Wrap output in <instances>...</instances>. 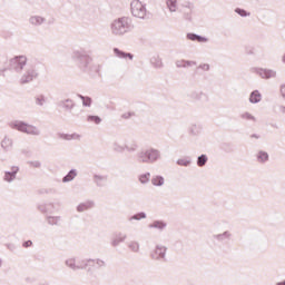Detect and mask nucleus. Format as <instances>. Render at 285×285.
Listing matches in <instances>:
<instances>
[{"instance_id": "1", "label": "nucleus", "mask_w": 285, "mask_h": 285, "mask_svg": "<svg viewBox=\"0 0 285 285\" xmlns=\"http://www.w3.org/2000/svg\"><path fill=\"white\" fill-rule=\"evenodd\" d=\"M72 59L75 63H77L78 68L82 70V72H90L94 70L96 75H99L101 66L95 65L90 67V63H92V57H90V53H88V51L83 49L76 50L72 53Z\"/></svg>"}, {"instance_id": "2", "label": "nucleus", "mask_w": 285, "mask_h": 285, "mask_svg": "<svg viewBox=\"0 0 285 285\" xmlns=\"http://www.w3.org/2000/svg\"><path fill=\"white\" fill-rule=\"evenodd\" d=\"M134 29L135 24L128 17L117 18L110 24L111 35H114V37H124L128 35V32H132Z\"/></svg>"}, {"instance_id": "3", "label": "nucleus", "mask_w": 285, "mask_h": 285, "mask_svg": "<svg viewBox=\"0 0 285 285\" xmlns=\"http://www.w3.org/2000/svg\"><path fill=\"white\" fill-rule=\"evenodd\" d=\"M139 164H157L161 159L159 149L149 148L137 154Z\"/></svg>"}, {"instance_id": "4", "label": "nucleus", "mask_w": 285, "mask_h": 285, "mask_svg": "<svg viewBox=\"0 0 285 285\" xmlns=\"http://www.w3.org/2000/svg\"><path fill=\"white\" fill-rule=\"evenodd\" d=\"M10 128H12L13 130H18L19 132H24V135H33L36 137H39V135H41L39 128L21 120L10 122Z\"/></svg>"}, {"instance_id": "5", "label": "nucleus", "mask_w": 285, "mask_h": 285, "mask_svg": "<svg viewBox=\"0 0 285 285\" xmlns=\"http://www.w3.org/2000/svg\"><path fill=\"white\" fill-rule=\"evenodd\" d=\"M130 8L132 17H136L137 19H146L148 11L146 10V4H144L141 1L132 0Z\"/></svg>"}, {"instance_id": "6", "label": "nucleus", "mask_w": 285, "mask_h": 285, "mask_svg": "<svg viewBox=\"0 0 285 285\" xmlns=\"http://www.w3.org/2000/svg\"><path fill=\"white\" fill-rule=\"evenodd\" d=\"M28 63V58L26 56H16L9 60L8 68L9 70H14L16 72H21Z\"/></svg>"}, {"instance_id": "7", "label": "nucleus", "mask_w": 285, "mask_h": 285, "mask_svg": "<svg viewBox=\"0 0 285 285\" xmlns=\"http://www.w3.org/2000/svg\"><path fill=\"white\" fill-rule=\"evenodd\" d=\"M167 252L168 247L164 245H156L155 249L150 253V257L156 262H168V259L166 258Z\"/></svg>"}, {"instance_id": "8", "label": "nucleus", "mask_w": 285, "mask_h": 285, "mask_svg": "<svg viewBox=\"0 0 285 285\" xmlns=\"http://www.w3.org/2000/svg\"><path fill=\"white\" fill-rule=\"evenodd\" d=\"M250 72H254V75H258L261 79H275V77H277V71L273 69L253 67L250 69Z\"/></svg>"}, {"instance_id": "9", "label": "nucleus", "mask_w": 285, "mask_h": 285, "mask_svg": "<svg viewBox=\"0 0 285 285\" xmlns=\"http://www.w3.org/2000/svg\"><path fill=\"white\" fill-rule=\"evenodd\" d=\"M193 10H195V4L191 2H185L178 9V11L183 13L185 21H193Z\"/></svg>"}, {"instance_id": "10", "label": "nucleus", "mask_w": 285, "mask_h": 285, "mask_svg": "<svg viewBox=\"0 0 285 285\" xmlns=\"http://www.w3.org/2000/svg\"><path fill=\"white\" fill-rule=\"evenodd\" d=\"M39 77V73L35 69H28L21 77L20 83L23 86L26 83H30V81H35Z\"/></svg>"}, {"instance_id": "11", "label": "nucleus", "mask_w": 285, "mask_h": 285, "mask_svg": "<svg viewBox=\"0 0 285 285\" xmlns=\"http://www.w3.org/2000/svg\"><path fill=\"white\" fill-rule=\"evenodd\" d=\"M92 181L97 188H106L108 186V175L94 174Z\"/></svg>"}, {"instance_id": "12", "label": "nucleus", "mask_w": 285, "mask_h": 285, "mask_svg": "<svg viewBox=\"0 0 285 285\" xmlns=\"http://www.w3.org/2000/svg\"><path fill=\"white\" fill-rule=\"evenodd\" d=\"M233 237V234L228 230H225L222 234H214L212 236V239L215 242H218V244H226V242H230V238Z\"/></svg>"}, {"instance_id": "13", "label": "nucleus", "mask_w": 285, "mask_h": 285, "mask_svg": "<svg viewBox=\"0 0 285 285\" xmlns=\"http://www.w3.org/2000/svg\"><path fill=\"white\" fill-rule=\"evenodd\" d=\"M19 173L18 166H12L11 171H4L3 181L12 184L17 179V174Z\"/></svg>"}, {"instance_id": "14", "label": "nucleus", "mask_w": 285, "mask_h": 285, "mask_svg": "<svg viewBox=\"0 0 285 285\" xmlns=\"http://www.w3.org/2000/svg\"><path fill=\"white\" fill-rule=\"evenodd\" d=\"M126 239H128V235L118 232L116 234H114V237L111 239V246L114 248H117V246H119V244H124V242H126Z\"/></svg>"}, {"instance_id": "15", "label": "nucleus", "mask_w": 285, "mask_h": 285, "mask_svg": "<svg viewBox=\"0 0 285 285\" xmlns=\"http://www.w3.org/2000/svg\"><path fill=\"white\" fill-rule=\"evenodd\" d=\"M92 208H95V200L88 199L86 202L78 204L76 210L77 213H86V210H92Z\"/></svg>"}, {"instance_id": "16", "label": "nucleus", "mask_w": 285, "mask_h": 285, "mask_svg": "<svg viewBox=\"0 0 285 285\" xmlns=\"http://www.w3.org/2000/svg\"><path fill=\"white\" fill-rule=\"evenodd\" d=\"M189 99L195 101H208V96L200 90H193L188 94Z\"/></svg>"}, {"instance_id": "17", "label": "nucleus", "mask_w": 285, "mask_h": 285, "mask_svg": "<svg viewBox=\"0 0 285 285\" xmlns=\"http://www.w3.org/2000/svg\"><path fill=\"white\" fill-rule=\"evenodd\" d=\"M167 226H168V223H166V220L156 219L148 225V228H155L156 230H159L161 233L166 230Z\"/></svg>"}, {"instance_id": "18", "label": "nucleus", "mask_w": 285, "mask_h": 285, "mask_svg": "<svg viewBox=\"0 0 285 285\" xmlns=\"http://www.w3.org/2000/svg\"><path fill=\"white\" fill-rule=\"evenodd\" d=\"M114 55L118 57V59H129V61H132L135 59V55L131 52H126L119 48H114Z\"/></svg>"}, {"instance_id": "19", "label": "nucleus", "mask_w": 285, "mask_h": 285, "mask_svg": "<svg viewBox=\"0 0 285 285\" xmlns=\"http://www.w3.org/2000/svg\"><path fill=\"white\" fill-rule=\"evenodd\" d=\"M269 160L271 155H268V151L258 150L256 154V161H258V164H268Z\"/></svg>"}, {"instance_id": "20", "label": "nucleus", "mask_w": 285, "mask_h": 285, "mask_svg": "<svg viewBox=\"0 0 285 285\" xmlns=\"http://www.w3.org/2000/svg\"><path fill=\"white\" fill-rule=\"evenodd\" d=\"M58 139H63L65 141H72V139H81V135L73 132V134H57Z\"/></svg>"}, {"instance_id": "21", "label": "nucleus", "mask_w": 285, "mask_h": 285, "mask_svg": "<svg viewBox=\"0 0 285 285\" xmlns=\"http://www.w3.org/2000/svg\"><path fill=\"white\" fill-rule=\"evenodd\" d=\"M77 266H78V271L87 269V273H92V266H95V265L90 264V262H88V258H86V259L78 262Z\"/></svg>"}, {"instance_id": "22", "label": "nucleus", "mask_w": 285, "mask_h": 285, "mask_svg": "<svg viewBox=\"0 0 285 285\" xmlns=\"http://www.w3.org/2000/svg\"><path fill=\"white\" fill-rule=\"evenodd\" d=\"M45 22H46V18L41 16H31L29 18V23L31 26H35L36 28H39V26H43Z\"/></svg>"}, {"instance_id": "23", "label": "nucleus", "mask_w": 285, "mask_h": 285, "mask_svg": "<svg viewBox=\"0 0 285 285\" xmlns=\"http://www.w3.org/2000/svg\"><path fill=\"white\" fill-rule=\"evenodd\" d=\"M220 150H223L227 155H230V154L235 153V150H237V148L235 147V145L233 142H222Z\"/></svg>"}, {"instance_id": "24", "label": "nucleus", "mask_w": 285, "mask_h": 285, "mask_svg": "<svg viewBox=\"0 0 285 285\" xmlns=\"http://www.w3.org/2000/svg\"><path fill=\"white\" fill-rule=\"evenodd\" d=\"M151 184L154 186H156L157 188H161V186H164V184H166V178H164V176H161V175H154L151 177Z\"/></svg>"}, {"instance_id": "25", "label": "nucleus", "mask_w": 285, "mask_h": 285, "mask_svg": "<svg viewBox=\"0 0 285 285\" xmlns=\"http://www.w3.org/2000/svg\"><path fill=\"white\" fill-rule=\"evenodd\" d=\"M202 130H204V127L200 124H194L189 127V135L197 137L202 135Z\"/></svg>"}, {"instance_id": "26", "label": "nucleus", "mask_w": 285, "mask_h": 285, "mask_svg": "<svg viewBox=\"0 0 285 285\" xmlns=\"http://www.w3.org/2000/svg\"><path fill=\"white\" fill-rule=\"evenodd\" d=\"M49 206H51V208H55L53 203L37 204V210H39V213H42V215H46V213H52V210L50 208H48Z\"/></svg>"}, {"instance_id": "27", "label": "nucleus", "mask_w": 285, "mask_h": 285, "mask_svg": "<svg viewBox=\"0 0 285 285\" xmlns=\"http://www.w3.org/2000/svg\"><path fill=\"white\" fill-rule=\"evenodd\" d=\"M1 148L4 153H10V150H12V139L6 136L1 141Z\"/></svg>"}, {"instance_id": "28", "label": "nucleus", "mask_w": 285, "mask_h": 285, "mask_svg": "<svg viewBox=\"0 0 285 285\" xmlns=\"http://www.w3.org/2000/svg\"><path fill=\"white\" fill-rule=\"evenodd\" d=\"M78 173L77 169H70L66 176L62 177V184H68L77 177Z\"/></svg>"}, {"instance_id": "29", "label": "nucleus", "mask_w": 285, "mask_h": 285, "mask_svg": "<svg viewBox=\"0 0 285 285\" xmlns=\"http://www.w3.org/2000/svg\"><path fill=\"white\" fill-rule=\"evenodd\" d=\"M262 101V94L259 90H254L249 95V102L250 104H259Z\"/></svg>"}, {"instance_id": "30", "label": "nucleus", "mask_w": 285, "mask_h": 285, "mask_svg": "<svg viewBox=\"0 0 285 285\" xmlns=\"http://www.w3.org/2000/svg\"><path fill=\"white\" fill-rule=\"evenodd\" d=\"M148 216L146 214V212H138L134 215H131L129 218H128V222H141V219H146Z\"/></svg>"}, {"instance_id": "31", "label": "nucleus", "mask_w": 285, "mask_h": 285, "mask_svg": "<svg viewBox=\"0 0 285 285\" xmlns=\"http://www.w3.org/2000/svg\"><path fill=\"white\" fill-rule=\"evenodd\" d=\"M88 262H90L91 266H95L96 264V268H106V262L101 258H88Z\"/></svg>"}, {"instance_id": "32", "label": "nucleus", "mask_w": 285, "mask_h": 285, "mask_svg": "<svg viewBox=\"0 0 285 285\" xmlns=\"http://www.w3.org/2000/svg\"><path fill=\"white\" fill-rule=\"evenodd\" d=\"M177 166H184L185 168H188L190 164H193V158L190 156H186L185 158H180L176 160Z\"/></svg>"}, {"instance_id": "33", "label": "nucleus", "mask_w": 285, "mask_h": 285, "mask_svg": "<svg viewBox=\"0 0 285 285\" xmlns=\"http://www.w3.org/2000/svg\"><path fill=\"white\" fill-rule=\"evenodd\" d=\"M196 164L198 168H204V166L208 164V156L206 154H202L200 156L197 157Z\"/></svg>"}, {"instance_id": "34", "label": "nucleus", "mask_w": 285, "mask_h": 285, "mask_svg": "<svg viewBox=\"0 0 285 285\" xmlns=\"http://www.w3.org/2000/svg\"><path fill=\"white\" fill-rule=\"evenodd\" d=\"M79 99H81L82 101V106L85 108H90V106H92V98H90L89 96H83L81 94H78Z\"/></svg>"}, {"instance_id": "35", "label": "nucleus", "mask_w": 285, "mask_h": 285, "mask_svg": "<svg viewBox=\"0 0 285 285\" xmlns=\"http://www.w3.org/2000/svg\"><path fill=\"white\" fill-rule=\"evenodd\" d=\"M59 222H61V216H47L49 226H59Z\"/></svg>"}, {"instance_id": "36", "label": "nucleus", "mask_w": 285, "mask_h": 285, "mask_svg": "<svg viewBox=\"0 0 285 285\" xmlns=\"http://www.w3.org/2000/svg\"><path fill=\"white\" fill-rule=\"evenodd\" d=\"M138 180L140 181V184H144V185L149 184L151 181L150 171H147L145 174H140L138 176Z\"/></svg>"}, {"instance_id": "37", "label": "nucleus", "mask_w": 285, "mask_h": 285, "mask_svg": "<svg viewBox=\"0 0 285 285\" xmlns=\"http://www.w3.org/2000/svg\"><path fill=\"white\" fill-rule=\"evenodd\" d=\"M66 266L70 268L71 271H79V267L77 265V259L75 258H69L65 262Z\"/></svg>"}, {"instance_id": "38", "label": "nucleus", "mask_w": 285, "mask_h": 285, "mask_svg": "<svg viewBox=\"0 0 285 285\" xmlns=\"http://www.w3.org/2000/svg\"><path fill=\"white\" fill-rule=\"evenodd\" d=\"M169 12H177V0H166Z\"/></svg>"}, {"instance_id": "39", "label": "nucleus", "mask_w": 285, "mask_h": 285, "mask_svg": "<svg viewBox=\"0 0 285 285\" xmlns=\"http://www.w3.org/2000/svg\"><path fill=\"white\" fill-rule=\"evenodd\" d=\"M150 63H151V66H154V68H163L164 67V62H161V58H159V57H153L150 59Z\"/></svg>"}, {"instance_id": "40", "label": "nucleus", "mask_w": 285, "mask_h": 285, "mask_svg": "<svg viewBox=\"0 0 285 285\" xmlns=\"http://www.w3.org/2000/svg\"><path fill=\"white\" fill-rule=\"evenodd\" d=\"M87 121H89L91 124H96V126H99V124H101V117L95 116V115H89V116H87Z\"/></svg>"}, {"instance_id": "41", "label": "nucleus", "mask_w": 285, "mask_h": 285, "mask_svg": "<svg viewBox=\"0 0 285 285\" xmlns=\"http://www.w3.org/2000/svg\"><path fill=\"white\" fill-rule=\"evenodd\" d=\"M59 106L62 108H72L75 106V101H72V99L61 100Z\"/></svg>"}, {"instance_id": "42", "label": "nucleus", "mask_w": 285, "mask_h": 285, "mask_svg": "<svg viewBox=\"0 0 285 285\" xmlns=\"http://www.w3.org/2000/svg\"><path fill=\"white\" fill-rule=\"evenodd\" d=\"M234 12H236V14H239V17H243V18L250 17V12H248L246 9H243V8H236Z\"/></svg>"}, {"instance_id": "43", "label": "nucleus", "mask_w": 285, "mask_h": 285, "mask_svg": "<svg viewBox=\"0 0 285 285\" xmlns=\"http://www.w3.org/2000/svg\"><path fill=\"white\" fill-rule=\"evenodd\" d=\"M27 164L30 168H41V161L39 160H29Z\"/></svg>"}, {"instance_id": "44", "label": "nucleus", "mask_w": 285, "mask_h": 285, "mask_svg": "<svg viewBox=\"0 0 285 285\" xmlns=\"http://www.w3.org/2000/svg\"><path fill=\"white\" fill-rule=\"evenodd\" d=\"M114 153H124L126 150V147L119 145V142H114Z\"/></svg>"}, {"instance_id": "45", "label": "nucleus", "mask_w": 285, "mask_h": 285, "mask_svg": "<svg viewBox=\"0 0 285 285\" xmlns=\"http://www.w3.org/2000/svg\"><path fill=\"white\" fill-rule=\"evenodd\" d=\"M132 250V253H139V243L137 242H131L128 246Z\"/></svg>"}, {"instance_id": "46", "label": "nucleus", "mask_w": 285, "mask_h": 285, "mask_svg": "<svg viewBox=\"0 0 285 285\" xmlns=\"http://www.w3.org/2000/svg\"><path fill=\"white\" fill-rule=\"evenodd\" d=\"M199 35L195 33V32H188L186 35V39L188 41H197V38H198Z\"/></svg>"}, {"instance_id": "47", "label": "nucleus", "mask_w": 285, "mask_h": 285, "mask_svg": "<svg viewBox=\"0 0 285 285\" xmlns=\"http://www.w3.org/2000/svg\"><path fill=\"white\" fill-rule=\"evenodd\" d=\"M36 104L37 106H43V104H46V96L40 95L36 98Z\"/></svg>"}, {"instance_id": "48", "label": "nucleus", "mask_w": 285, "mask_h": 285, "mask_svg": "<svg viewBox=\"0 0 285 285\" xmlns=\"http://www.w3.org/2000/svg\"><path fill=\"white\" fill-rule=\"evenodd\" d=\"M183 68H190L191 66H197V61L193 60H183Z\"/></svg>"}, {"instance_id": "49", "label": "nucleus", "mask_w": 285, "mask_h": 285, "mask_svg": "<svg viewBox=\"0 0 285 285\" xmlns=\"http://www.w3.org/2000/svg\"><path fill=\"white\" fill-rule=\"evenodd\" d=\"M242 119H246L247 121H255V116L250 115V112H244L242 115Z\"/></svg>"}, {"instance_id": "50", "label": "nucleus", "mask_w": 285, "mask_h": 285, "mask_svg": "<svg viewBox=\"0 0 285 285\" xmlns=\"http://www.w3.org/2000/svg\"><path fill=\"white\" fill-rule=\"evenodd\" d=\"M197 70H204L205 72H208V70H210V65L209 63H200L197 67Z\"/></svg>"}, {"instance_id": "51", "label": "nucleus", "mask_w": 285, "mask_h": 285, "mask_svg": "<svg viewBox=\"0 0 285 285\" xmlns=\"http://www.w3.org/2000/svg\"><path fill=\"white\" fill-rule=\"evenodd\" d=\"M197 43H208V38L206 36L198 35Z\"/></svg>"}, {"instance_id": "52", "label": "nucleus", "mask_w": 285, "mask_h": 285, "mask_svg": "<svg viewBox=\"0 0 285 285\" xmlns=\"http://www.w3.org/2000/svg\"><path fill=\"white\" fill-rule=\"evenodd\" d=\"M131 117H135V111H128L121 115V119H130Z\"/></svg>"}, {"instance_id": "53", "label": "nucleus", "mask_w": 285, "mask_h": 285, "mask_svg": "<svg viewBox=\"0 0 285 285\" xmlns=\"http://www.w3.org/2000/svg\"><path fill=\"white\" fill-rule=\"evenodd\" d=\"M55 193V189L50 188V189H40L39 190V195H50Z\"/></svg>"}, {"instance_id": "54", "label": "nucleus", "mask_w": 285, "mask_h": 285, "mask_svg": "<svg viewBox=\"0 0 285 285\" xmlns=\"http://www.w3.org/2000/svg\"><path fill=\"white\" fill-rule=\"evenodd\" d=\"M22 247L23 248H30V247H32V240H24L23 243H22Z\"/></svg>"}, {"instance_id": "55", "label": "nucleus", "mask_w": 285, "mask_h": 285, "mask_svg": "<svg viewBox=\"0 0 285 285\" xmlns=\"http://www.w3.org/2000/svg\"><path fill=\"white\" fill-rule=\"evenodd\" d=\"M10 70L9 67H3L2 69L0 68V77H6V71Z\"/></svg>"}, {"instance_id": "56", "label": "nucleus", "mask_w": 285, "mask_h": 285, "mask_svg": "<svg viewBox=\"0 0 285 285\" xmlns=\"http://www.w3.org/2000/svg\"><path fill=\"white\" fill-rule=\"evenodd\" d=\"M125 150H127L128 153H135V150H137V148L136 147L125 146Z\"/></svg>"}, {"instance_id": "57", "label": "nucleus", "mask_w": 285, "mask_h": 285, "mask_svg": "<svg viewBox=\"0 0 285 285\" xmlns=\"http://www.w3.org/2000/svg\"><path fill=\"white\" fill-rule=\"evenodd\" d=\"M278 117H282V115H285V108H279L278 111H275Z\"/></svg>"}, {"instance_id": "58", "label": "nucleus", "mask_w": 285, "mask_h": 285, "mask_svg": "<svg viewBox=\"0 0 285 285\" xmlns=\"http://www.w3.org/2000/svg\"><path fill=\"white\" fill-rule=\"evenodd\" d=\"M176 68H184V60L176 61Z\"/></svg>"}, {"instance_id": "59", "label": "nucleus", "mask_w": 285, "mask_h": 285, "mask_svg": "<svg viewBox=\"0 0 285 285\" xmlns=\"http://www.w3.org/2000/svg\"><path fill=\"white\" fill-rule=\"evenodd\" d=\"M259 137H261V136L257 135V134H252V135H250V139H259Z\"/></svg>"}, {"instance_id": "60", "label": "nucleus", "mask_w": 285, "mask_h": 285, "mask_svg": "<svg viewBox=\"0 0 285 285\" xmlns=\"http://www.w3.org/2000/svg\"><path fill=\"white\" fill-rule=\"evenodd\" d=\"M276 285H285V281L278 282Z\"/></svg>"}, {"instance_id": "61", "label": "nucleus", "mask_w": 285, "mask_h": 285, "mask_svg": "<svg viewBox=\"0 0 285 285\" xmlns=\"http://www.w3.org/2000/svg\"><path fill=\"white\" fill-rule=\"evenodd\" d=\"M48 208H50V209H51V213H53V210H55V205H53V207H52V206H49Z\"/></svg>"}, {"instance_id": "62", "label": "nucleus", "mask_w": 285, "mask_h": 285, "mask_svg": "<svg viewBox=\"0 0 285 285\" xmlns=\"http://www.w3.org/2000/svg\"><path fill=\"white\" fill-rule=\"evenodd\" d=\"M3 266V261L0 258V268Z\"/></svg>"}, {"instance_id": "63", "label": "nucleus", "mask_w": 285, "mask_h": 285, "mask_svg": "<svg viewBox=\"0 0 285 285\" xmlns=\"http://www.w3.org/2000/svg\"><path fill=\"white\" fill-rule=\"evenodd\" d=\"M272 128H279L277 125H272Z\"/></svg>"}, {"instance_id": "64", "label": "nucleus", "mask_w": 285, "mask_h": 285, "mask_svg": "<svg viewBox=\"0 0 285 285\" xmlns=\"http://www.w3.org/2000/svg\"><path fill=\"white\" fill-rule=\"evenodd\" d=\"M248 55H253V51H249Z\"/></svg>"}]
</instances>
